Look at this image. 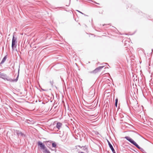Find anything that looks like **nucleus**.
Instances as JSON below:
<instances>
[{
  "instance_id": "1",
  "label": "nucleus",
  "mask_w": 153,
  "mask_h": 153,
  "mask_svg": "<svg viewBox=\"0 0 153 153\" xmlns=\"http://www.w3.org/2000/svg\"><path fill=\"white\" fill-rule=\"evenodd\" d=\"M19 69L18 71V74L16 78L15 79H12L10 78L7 75L4 73H2L0 72V78H2L4 80H7V81H10L12 82H16L17 81L19 77Z\"/></svg>"
},
{
  "instance_id": "13",
  "label": "nucleus",
  "mask_w": 153,
  "mask_h": 153,
  "mask_svg": "<svg viewBox=\"0 0 153 153\" xmlns=\"http://www.w3.org/2000/svg\"><path fill=\"white\" fill-rule=\"evenodd\" d=\"M43 153H51L50 151L46 148L44 150H43Z\"/></svg>"
},
{
  "instance_id": "3",
  "label": "nucleus",
  "mask_w": 153,
  "mask_h": 153,
  "mask_svg": "<svg viewBox=\"0 0 153 153\" xmlns=\"http://www.w3.org/2000/svg\"><path fill=\"white\" fill-rule=\"evenodd\" d=\"M17 38L15 37L14 36V33H13L12 43V49L14 50L15 48H16L17 46Z\"/></svg>"
},
{
  "instance_id": "23",
  "label": "nucleus",
  "mask_w": 153,
  "mask_h": 153,
  "mask_svg": "<svg viewBox=\"0 0 153 153\" xmlns=\"http://www.w3.org/2000/svg\"><path fill=\"white\" fill-rule=\"evenodd\" d=\"M92 2H94V3H95V4H97V2H95V1H92Z\"/></svg>"
},
{
  "instance_id": "20",
  "label": "nucleus",
  "mask_w": 153,
  "mask_h": 153,
  "mask_svg": "<svg viewBox=\"0 0 153 153\" xmlns=\"http://www.w3.org/2000/svg\"><path fill=\"white\" fill-rule=\"evenodd\" d=\"M132 7V5L130 4H129L128 5V7Z\"/></svg>"
},
{
  "instance_id": "15",
  "label": "nucleus",
  "mask_w": 153,
  "mask_h": 153,
  "mask_svg": "<svg viewBox=\"0 0 153 153\" xmlns=\"http://www.w3.org/2000/svg\"><path fill=\"white\" fill-rule=\"evenodd\" d=\"M83 149L84 150L85 152H87L88 151V148L85 146H83Z\"/></svg>"
},
{
  "instance_id": "21",
  "label": "nucleus",
  "mask_w": 153,
  "mask_h": 153,
  "mask_svg": "<svg viewBox=\"0 0 153 153\" xmlns=\"http://www.w3.org/2000/svg\"><path fill=\"white\" fill-rule=\"evenodd\" d=\"M41 89L43 91H48V90H46V89H43L42 88H41Z\"/></svg>"
},
{
  "instance_id": "10",
  "label": "nucleus",
  "mask_w": 153,
  "mask_h": 153,
  "mask_svg": "<svg viewBox=\"0 0 153 153\" xmlns=\"http://www.w3.org/2000/svg\"><path fill=\"white\" fill-rule=\"evenodd\" d=\"M7 55H5L3 58L2 60L0 62V64L1 65L3 64L5 62L7 58Z\"/></svg>"
},
{
  "instance_id": "7",
  "label": "nucleus",
  "mask_w": 153,
  "mask_h": 153,
  "mask_svg": "<svg viewBox=\"0 0 153 153\" xmlns=\"http://www.w3.org/2000/svg\"><path fill=\"white\" fill-rule=\"evenodd\" d=\"M107 140V142L108 143V146H109V148H110V149L111 150L112 152L113 153H116L115 152V150H114V148L112 144L108 140Z\"/></svg>"
},
{
  "instance_id": "19",
  "label": "nucleus",
  "mask_w": 153,
  "mask_h": 153,
  "mask_svg": "<svg viewBox=\"0 0 153 153\" xmlns=\"http://www.w3.org/2000/svg\"><path fill=\"white\" fill-rule=\"evenodd\" d=\"M117 103H117V102H115V104H114V105L116 107H117Z\"/></svg>"
},
{
  "instance_id": "5",
  "label": "nucleus",
  "mask_w": 153,
  "mask_h": 153,
  "mask_svg": "<svg viewBox=\"0 0 153 153\" xmlns=\"http://www.w3.org/2000/svg\"><path fill=\"white\" fill-rule=\"evenodd\" d=\"M38 146L40 147V149L44 150L46 148L45 145L40 141H38L37 143Z\"/></svg>"
},
{
  "instance_id": "12",
  "label": "nucleus",
  "mask_w": 153,
  "mask_h": 153,
  "mask_svg": "<svg viewBox=\"0 0 153 153\" xmlns=\"http://www.w3.org/2000/svg\"><path fill=\"white\" fill-rule=\"evenodd\" d=\"M104 67V66H100L96 68V69L97 71H98V72H99Z\"/></svg>"
},
{
  "instance_id": "25",
  "label": "nucleus",
  "mask_w": 153,
  "mask_h": 153,
  "mask_svg": "<svg viewBox=\"0 0 153 153\" xmlns=\"http://www.w3.org/2000/svg\"><path fill=\"white\" fill-rule=\"evenodd\" d=\"M151 18V17H150V16H149V17H148V19H149V18Z\"/></svg>"
},
{
  "instance_id": "30",
  "label": "nucleus",
  "mask_w": 153,
  "mask_h": 153,
  "mask_svg": "<svg viewBox=\"0 0 153 153\" xmlns=\"http://www.w3.org/2000/svg\"><path fill=\"white\" fill-rule=\"evenodd\" d=\"M67 6H69V5H66Z\"/></svg>"
},
{
  "instance_id": "2",
  "label": "nucleus",
  "mask_w": 153,
  "mask_h": 153,
  "mask_svg": "<svg viewBox=\"0 0 153 153\" xmlns=\"http://www.w3.org/2000/svg\"><path fill=\"white\" fill-rule=\"evenodd\" d=\"M124 138L128 141L131 144L137 148L140 149L143 153H146L143 149L140 147L133 139L127 136H126L124 137Z\"/></svg>"
},
{
  "instance_id": "31",
  "label": "nucleus",
  "mask_w": 153,
  "mask_h": 153,
  "mask_svg": "<svg viewBox=\"0 0 153 153\" xmlns=\"http://www.w3.org/2000/svg\"><path fill=\"white\" fill-rule=\"evenodd\" d=\"M70 1H71V0H70Z\"/></svg>"
},
{
  "instance_id": "29",
  "label": "nucleus",
  "mask_w": 153,
  "mask_h": 153,
  "mask_svg": "<svg viewBox=\"0 0 153 153\" xmlns=\"http://www.w3.org/2000/svg\"><path fill=\"white\" fill-rule=\"evenodd\" d=\"M105 64H106V65L108 64L107 63H105Z\"/></svg>"
},
{
  "instance_id": "18",
  "label": "nucleus",
  "mask_w": 153,
  "mask_h": 153,
  "mask_svg": "<svg viewBox=\"0 0 153 153\" xmlns=\"http://www.w3.org/2000/svg\"><path fill=\"white\" fill-rule=\"evenodd\" d=\"M115 102L118 103V99L117 98H116L115 99Z\"/></svg>"
},
{
  "instance_id": "26",
  "label": "nucleus",
  "mask_w": 153,
  "mask_h": 153,
  "mask_svg": "<svg viewBox=\"0 0 153 153\" xmlns=\"http://www.w3.org/2000/svg\"><path fill=\"white\" fill-rule=\"evenodd\" d=\"M132 149V150H133L134 151V152H136V151L134 150L133 149Z\"/></svg>"
},
{
  "instance_id": "6",
  "label": "nucleus",
  "mask_w": 153,
  "mask_h": 153,
  "mask_svg": "<svg viewBox=\"0 0 153 153\" xmlns=\"http://www.w3.org/2000/svg\"><path fill=\"white\" fill-rule=\"evenodd\" d=\"M25 122L28 124H34L35 123V121L33 119L30 118V119H26Z\"/></svg>"
},
{
  "instance_id": "11",
  "label": "nucleus",
  "mask_w": 153,
  "mask_h": 153,
  "mask_svg": "<svg viewBox=\"0 0 153 153\" xmlns=\"http://www.w3.org/2000/svg\"><path fill=\"white\" fill-rule=\"evenodd\" d=\"M52 147L56 148L57 147V145L56 143L54 142L53 141V142L52 143Z\"/></svg>"
},
{
  "instance_id": "17",
  "label": "nucleus",
  "mask_w": 153,
  "mask_h": 153,
  "mask_svg": "<svg viewBox=\"0 0 153 153\" xmlns=\"http://www.w3.org/2000/svg\"><path fill=\"white\" fill-rule=\"evenodd\" d=\"M76 11H77V12H79V13H81V14H84L83 13H82V12H81L78 10H76Z\"/></svg>"
},
{
  "instance_id": "9",
  "label": "nucleus",
  "mask_w": 153,
  "mask_h": 153,
  "mask_svg": "<svg viewBox=\"0 0 153 153\" xmlns=\"http://www.w3.org/2000/svg\"><path fill=\"white\" fill-rule=\"evenodd\" d=\"M62 124L61 123L58 122L56 123V128L58 129H59L62 126Z\"/></svg>"
},
{
  "instance_id": "4",
  "label": "nucleus",
  "mask_w": 153,
  "mask_h": 153,
  "mask_svg": "<svg viewBox=\"0 0 153 153\" xmlns=\"http://www.w3.org/2000/svg\"><path fill=\"white\" fill-rule=\"evenodd\" d=\"M53 142V141L51 140H49L48 141H44V143H45L46 145L47 146V147L48 148L50 149H51L52 150H55L56 151V149H52L51 148V145L52 144V143Z\"/></svg>"
},
{
  "instance_id": "8",
  "label": "nucleus",
  "mask_w": 153,
  "mask_h": 153,
  "mask_svg": "<svg viewBox=\"0 0 153 153\" xmlns=\"http://www.w3.org/2000/svg\"><path fill=\"white\" fill-rule=\"evenodd\" d=\"M16 131H17L16 134L18 136H19V134H20L21 135L22 137L23 136L25 137L26 136V135L25 134L23 133L21 131H20L19 130H17Z\"/></svg>"
},
{
  "instance_id": "14",
  "label": "nucleus",
  "mask_w": 153,
  "mask_h": 153,
  "mask_svg": "<svg viewBox=\"0 0 153 153\" xmlns=\"http://www.w3.org/2000/svg\"><path fill=\"white\" fill-rule=\"evenodd\" d=\"M90 72L91 73V74L92 73H93V74H96L97 73H98L99 72L96 69H95L94 70H93V71H92Z\"/></svg>"
},
{
  "instance_id": "28",
  "label": "nucleus",
  "mask_w": 153,
  "mask_h": 153,
  "mask_svg": "<svg viewBox=\"0 0 153 153\" xmlns=\"http://www.w3.org/2000/svg\"><path fill=\"white\" fill-rule=\"evenodd\" d=\"M105 25V24H104V25H103V26H104V25Z\"/></svg>"
},
{
  "instance_id": "24",
  "label": "nucleus",
  "mask_w": 153,
  "mask_h": 153,
  "mask_svg": "<svg viewBox=\"0 0 153 153\" xmlns=\"http://www.w3.org/2000/svg\"><path fill=\"white\" fill-rule=\"evenodd\" d=\"M83 15H84L85 16H88V15H86V14H83Z\"/></svg>"
},
{
  "instance_id": "16",
  "label": "nucleus",
  "mask_w": 153,
  "mask_h": 153,
  "mask_svg": "<svg viewBox=\"0 0 153 153\" xmlns=\"http://www.w3.org/2000/svg\"><path fill=\"white\" fill-rule=\"evenodd\" d=\"M50 83L51 85V86L53 87V80L50 81Z\"/></svg>"
},
{
  "instance_id": "22",
  "label": "nucleus",
  "mask_w": 153,
  "mask_h": 153,
  "mask_svg": "<svg viewBox=\"0 0 153 153\" xmlns=\"http://www.w3.org/2000/svg\"><path fill=\"white\" fill-rule=\"evenodd\" d=\"M138 13H139L140 14H143L142 13V12L141 11H138Z\"/></svg>"
},
{
  "instance_id": "27",
  "label": "nucleus",
  "mask_w": 153,
  "mask_h": 153,
  "mask_svg": "<svg viewBox=\"0 0 153 153\" xmlns=\"http://www.w3.org/2000/svg\"><path fill=\"white\" fill-rule=\"evenodd\" d=\"M97 4H100L99 3H97Z\"/></svg>"
}]
</instances>
